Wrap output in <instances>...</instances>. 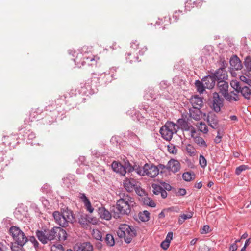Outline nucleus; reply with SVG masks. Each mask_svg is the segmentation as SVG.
<instances>
[{"label":"nucleus","mask_w":251,"mask_h":251,"mask_svg":"<svg viewBox=\"0 0 251 251\" xmlns=\"http://www.w3.org/2000/svg\"><path fill=\"white\" fill-rule=\"evenodd\" d=\"M134 199L128 194H121L120 198L117 200L116 206L110 213L104 207L98 208V213L100 218L110 220L112 216L115 219L121 218L122 216L128 215L131 212V206L134 204Z\"/></svg>","instance_id":"f257e3e1"},{"label":"nucleus","mask_w":251,"mask_h":251,"mask_svg":"<svg viewBox=\"0 0 251 251\" xmlns=\"http://www.w3.org/2000/svg\"><path fill=\"white\" fill-rule=\"evenodd\" d=\"M69 52L73 57H75L73 59L75 64L79 68L83 66L85 64H87L88 65L92 67H96L97 65V61L95 56L92 54L88 56L86 53L83 54L81 52H76L73 50H69Z\"/></svg>","instance_id":"f03ea898"},{"label":"nucleus","mask_w":251,"mask_h":251,"mask_svg":"<svg viewBox=\"0 0 251 251\" xmlns=\"http://www.w3.org/2000/svg\"><path fill=\"white\" fill-rule=\"evenodd\" d=\"M120 238H124L125 242L130 243L136 235V230L131 226L126 224L121 225L117 231Z\"/></svg>","instance_id":"7ed1b4c3"},{"label":"nucleus","mask_w":251,"mask_h":251,"mask_svg":"<svg viewBox=\"0 0 251 251\" xmlns=\"http://www.w3.org/2000/svg\"><path fill=\"white\" fill-rule=\"evenodd\" d=\"M176 126H177V125L173 122H167L160 129L159 132L161 137L164 140L170 141L172 139L173 134L177 133Z\"/></svg>","instance_id":"20e7f679"},{"label":"nucleus","mask_w":251,"mask_h":251,"mask_svg":"<svg viewBox=\"0 0 251 251\" xmlns=\"http://www.w3.org/2000/svg\"><path fill=\"white\" fill-rule=\"evenodd\" d=\"M224 98L220 96L218 92L212 93V96L209 99V106L215 112L219 113L224 106Z\"/></svg>","instance_id":"39448f33"},{"label":"nucleus","mask_w":251,"mask_h":251,"mask_svg":"<svg viewBox=\"0 0 251 251\" xmlns=\"http://www.w3.org/2000/svg\"><path fill=\"white\" fill-rule=\"evenodd\" d=\"M10 234L12 237L14 242L22 244L26 243L27 241V238L25 233L16 226H12L9 229Z\"/></svg>","instance_id":"423d86ee"},{"label":"nucleus","mask_w":251,"mask_h":251,"mask_svg":"<svg viewBox=\"0 0 251 251\" xmlns=\"http://www.w3.org/2000/svg\"><path fill=\"white\" fill-rule=\"evenodd\" d=\"M47 235V241L53 240L56 236V234H58V238L60 240H65L66 239V233L65 230L62 229L59 227H54L51 230H44Z\"/></svg>","instance_id":"0eeeda50"},{"label":"nucleus","mask_w":251,"mask_h":251,"mask_svg":"<svg viewBox=\"0 0 251 251\" xmlns=\"http://www.w3.org/2000/svg\"><path fill=\"white\" fill-rule=\"evenodd\" d=\"M144 169L145 171V175L150 177H155L159 174V169L153 164L146 163L144 166Z\"/></svg>","instance_id":"6e6552de"},{"label":"nucleus","mask_w":251,"mask_h":251,"mask_svg":"<svg viewBox=\"0 0 251 251\" xmlns=\"http://www.w3.org/2000/svg\"><path fill=\"white\" fill-rule=\"evenodd\" d=\"M15 218L18 220H23L25 218H33L29 216V214L28 213L27 210H25L24 207L22 206H19L16 208L14 212Z\"/></svg>","instance_id":"1a4fd4ad"},{"label":"nucleus","mask_w":251,"mask_h":251,"mask_svg":"<svg viewBox=\"0 0 251 251\" xmlns=\"http://www.w3.org/2000/svg\"><path fill=\"white\" fill-rule=\"evenodd\" d=\"M137 182L133 178H126L123 182L125 189L128 192H133L137 188Z\"/></svg>","instance_id":"9d476101"},{"label":"nucleus","mask_w":251,"mask_h":251,"mask_svg":"<svg viewBox=\"0 0 251 251\" xmlns=\"http://www.w3.org/2000/svg\"><path fill=\"white\" fill-rule=\"evenodd\" d=\"M217 88L219 91L218 93H220L225 99L226 97H227V93H228V83L225 80L219 81L217 83Z\"/></svg>","instance_id":"9b49d317"},{"label":"nucleus","mask_w":251,"mask_h":251,"mask_svg":"<svg viewBox=\"0 0 251 251\" xmlns=\"http://www.w3.org/2000/svg\"><path fill=\"white\" fill-rule=\"evenodd\" d=\"M212 75L218 82L219 81H225L228 77L227 72L223 68L218 69Z\"/></svg>","instance_id":"f8f14e48"},{"label":"nucleus","mask_w":251,"mask_h":251,"mask_svg":"<svg viewBox=\"0 0 251 251\" xmlns=\"http://www.w3.org/2000/svg\"><path fill=\"white\" fill-rule=\"evenodd\" d=\"M166 169L173 173L177 172L180 169V164L178 160L171 159L166 165Z\"/></svg>","instance_id":"ddd939ff"},{"label":"nucleus","mask_w":251,"mask_h":251,"mask_svg":"<svg viewBox=\"0 0 251 251\" xmlns=\"http://www.w3.org/2000/svg\"><path fill=\"white\" fill-rule=\"evenodd\" d=\"M189 101L193 107L195 108H201L202 106L203 105V99L198 95L192 96Z\"/></svg>","instance_id":"4468645a"},{"label":"nucleus","mask_w":251,"mask_h":251,"mask_svg":"<svg viewBox=\"0 0 251 251\" xmlns=\"http://www.w3.org/2000/svg\"><path fill=\"white\" fill-rule=\"evenodd\" d=\"M202 81L206 89H212L214 87L215 84V78L213 75H208L205 76Z\"/></svg>","instance_id":"2eb2a0df"},{"label":"nucleus","mask_w":251,"mask_h":251,"mask_svg":"<svg viewBox=\"0 0 251 251\" xmlns=\"http://www.w3.org/2000/svg\"><path fill=\"white\" fill-rule=\"evenodd\" d=\"M79 198L81 200L84 204V206L88 211L92 213L94 208L91 205L89 199L86 196L84 193H79Z\"/></svg>","instance_id":"dca6fc26"},{"label":"nucleus","mask_w":251,"mask_h":251,"mask_svg":"<svg viewBox=\"0 0 251 251\" xmlns=\"http://www.w3.org/2000/svg\"><path fill=\"white\" fill-rule=\"evenodd\" d=\"M43 113V110L40 108H32L29 114V119L31 121L38 120L40 118H42V113Z\"/></svg>","instance_id":"f3484780"},{"label":"nucleus","mask_w":251,"mask_h":251,"mask_svg":"<svg viewBox=\"0 0 251 251\" xmlns=\"http://www.w3.org/2000/svg\"><path fill=\"white\" fill-rule=\"evenodd\" d=\"M229 62L233 68L236 70H240L242 68L241 61L237 55H233L230 58Z\"/></svg>","instance_id":"a211bd4d"},{"label":"nucleus","mask_w":251,"mask_h":251,"mask_svg":"<svg viewBox=\"0 0 251 251\" xmlns=\"http://www.w3.org/2000/svg\"><path fill=\"white\" fill-rule=\"evenodd\" d=\"M201 108H194L189 109V114L190 117L196 121L200 120L202 116V112L201 110Z\"/></svg>","instance_id":"6ab92c4d"},{"label":"nucleus","mask_w":251,"mask_h":251,"mask_svg":"<svg viewBox=\"0 0 251 251\" xmlns=\"http://www.w3.org/2000/svg\"><path fill=\"white\" fill-rule=\"evenodd\" d=\"M207 122L209 126L213 129L218 127V120L217 116L214 114H210L208 116Z\"/></svg>","instance_id":"aec40b11"},{"label":"nucleus","mask_w":251,"mask_h":251,"mask_svg":"<svg viewBox=\"0 0 251 251\" xmlns=\"http://www.w3.org/2000/svg\"><path fill=\"white\" fill-rule=\"evenodd\" d=\"M62 214V218L63 220L75 219V217L73 213V211L69 209L68 207L64 206L61 209Z\"/></svg>","instance_id":"412c9836"},{"label":"nucleus","mask_w":251,"mask_h":251,"mask_svg":"<svg viewBox=\"0 0 251 251\" xmlns=\"http://www.w3.org/2000/svg\"><path fill=\"white\" fill-rule=\"evenodd\" d=\"M112 167L115 172L120 174L122 176H124L126 174L125 166L121 164L113 162L112 164Z\"/></svg>","instance_id":"4be33fe9"},{"label":"nucleus","mask_w":251,"mask_h":251,"mask_svg":"<svg viewBox=\"0 0 251 251\" xmlns=\"http://www.w3.org/2000/svg\"><path fill=\"white\" fill-rule=\"evenodd\" d=\"M3 143L5 144H8V146L11 147H14L15 146L16 141L17 140L15 136H7L3 137Z\"/></svg>","instance_id":"5701e85b"},{"label":"nucleus","mask_w":251,"mask_h":251,"mask_svg":"<svg viewBox=\"0 0 251 251\" xmlns=\"http://www.w3.org/2000/svg\"><path fill=\"white\" fill-rule=\"evenodd\" d=\"M236 91V92L234 91H231L227 93V97H226L225 100L228 102H232L233 101H237L239 100L238 95Z\"/></svg>","instance_id":"b1692460"},{"label":"nucleus","mask_w":251,"mask_h":251,"mask_svg":"<svg viewBox=\"0 0 251 251\" xmlns=\"http://www.w3.org/2000/svg\"><path fill=\"white\" fill-rule=\"evenodd\" d=\"M239 92L247 99H250L251 97V90L248 86H242L241 89L239 90Z\"/></svg>","instance_id":"393cba45"},{"label":"nucleus","mask_w":251,"mask_h":251,"mask_svg":"<svg viewBox=\"0 0 251 251\" xmlns=\"http://www.w3.org/2000/svg\"><path fill=\"white\" fill-rule=\"evenodd\" d=\"M77 251H93V247L89 242H85L77 247Z\"/></svg>","instance_id":"a878e982"},{"label":"nucleus","mask_w":251,"mask_h":251,"mask_svg":"<svg viewBox=\"0 0 251 251\" xmlns=\"http://www.w3.org/2000/svg\"><path fill=\"white\" fill-rule=\"evenodd\" d=\"M25 243L11 242L10 248L12 251H25L23 246Z\"/></svg>","instance_id":"bb28decb"},{"label":"nucleus","mask_w":251,"mask_h":251,"mask_svg":"<svg viewBox=\"0 0 251 251\" xmlns=\"http://www.w3.org/2000/svg\"><path fill=\"white\" fill-rule=\"evenodd\" d=\"M36 236H37L38 239L43 244H46L48 242L47 239V235L46 234V232L44 231H36Z\"/></svg>","instance_id":"cd10ccee"},{"label":"nucleus","mask_w":251,"mask_h":251,"mask_svg":"<svg viewBox=\"0 0 251 251\" xmlns=\"http://www.w3.org/2000/svg\"><path fill=\"white\" fill-rule=\"evenodd\" d=\"M195 84L197 88V90L200 94L202 93L206 89L202 80L200 81L199 80H197L195 81Z\"/></svg>","instance_id":"c85d7f7f"},{"label":"nucleus","mask_w":251,"mask_h":251,"mask_svg":"<svg viewBox=\"0 0 251 251\" xmlns=\"http://www.w3.org/2000/svg\"><path fill=\"white\" fill-rule=\"evenodd\" d=\"M195 177V175L193 172H186L182 175V178L186 181H190Z\"/></svg>","instance_id":"c756f323"},{"label":"nucleus","mask_w":251,"mask_h":251,"mask_svg":"<svg viewBox=\"0 0 251 251\" xmlns=\"http://www.w3.org/2000/svg\"><path fill=\"white\" fill-rule=\"evenodd\" d=\"M105 242L107 246L112 247L115 245V240L112 235L107 234L104 238Z\"/></svg>","instance_id":"7c9ffc66"},{"label":"nucleus","mask_w":251,"mask_h":251,"mask_svg":"<svg viewBox=\"0 0 251 251\" xmlns=\"http://www.w3.org/2000/svg\"><path fill=\"white\" fill-rule=\"evenodd\" d=\"M194 142L201 147H206L207 146L206 142L202 137L196 136L194 138Z\"/></svg>","instance_id":"2f4dec72"},{"label":"nucleus","mask_w":251,"mask_h":251,"mask_svg":"<svg viewBox=\"0 0 251 251\" xmlns=\"http://www.w3.org/2000/svg\"><path fill=\"white\" fill-rule=\"evenodd\" d=\"M134 171L137 173V174L140 176H145V171L144 169V167H141L139 165L134 164Z\"/></svg>","instance_id":"473e14b6"},{"label":"nucleus","mask_w":251,"mask_h":251,"mask_svg":"<svg viewBox=\"0 0 251 251\" xmlns=\"http://www.w3.org/2000/svg\"><path fill=\"white\" fill-rule=\"evenodd\" d=\"M143 202L145 204L150 206L151 207H154L156 206L154 201L148 197L143 198Z\"/></svg>","instance_id":"72a5a7b5"},{"label":"nucleus","mask_w":251,"mask_h":251,"mask_svg":"<svg viewBox=\"0 0 251 251\" xmlns=\"http://www.w3.org/2000/svg\"><path fill=\"white\" fill-rule=\"evenodd\" d=\"M231 87L237 92L239 93V90L242 87V84L240 82L237 81H232L230 83Z\"/></svg>","instance_id":"f704fd0d"},{"label":"nucleus","mask_w":251,"mask_h":251,"mask_svg":"<svg viewBox=\"0 0 251 251\" xmlns=\"http://www.w3.org/2000/svg\"><path fill=\"white\" fill-rule=\"evenodd\" d=\"M126 59L130 63L136 62L138 61V57L137 56H132L131 53H127L126 54Z\"/></svg>","instance_id":"c9c22d12"},{"label":"nucleus","mask_w":251,"mask_h":251,"mask_svg":"<svg viewBox=\"0 0 251 251\" xmlns=\"http://www.w3.org/2000/svg\"><path fill=\"white\" fill-rule=\"evenodd\" d=\"M152 187L153 188V193L154 194L158 195L160 194L162 190H163V188L159 185L153 184L152 185Z\"/></svg>","instance_id":"e433bc0d"},{"label":"nucleus","mask_w":251,"mask_h":251,"mask_svg":"<svg viewBox=\"0 0 251 251\" xmlns=\"http://www.w3.org/2000/svg\"><path fill=\"white\" fill-rule=\"evenodd\" d=\"M244 65L248 72L251 71V57L248 56L244 61Z\"/></svg>","instance_id":"4c0bfd02"},{"label":"nucleus","mask_w":251,"mask_h":251,"mask_svg":"<svg viewBox=\"0 0 251 251\" xmlns=\"http://www.w3.org/2000/svg\"><path fill=\"white\" fill-rule=\"evenodd\" d=\"M186 151L187 153L190 155V156H194L196 155V149L194 148V147L188 144L186 147Z\"/></svg>","instance_id":"58836bf2"},{"label":"nucleus","mask_w":251,"mask_h":251,"mask_svg":"<svg viewBox=\"0 0 251 251\" xmlns=\"http://www.w3.org/2000/svg\"><path fill=\"white\" fill-rule=\"evenodd\" d=\"M124 166L126 173L134 171V165H132L128 161L125 162Z\"/></svg>","instance_id":"ea45409f"},{"label":"nucleus","mask_w":251,"mask_h":251,"mask_svg":"<svg viewBox=\"0 0 251 251\" xmlns=\"http://www.w3.org/2000/svg\"><path fill=\"white\" fill-rule=\"evenodd\" d=\"M93 237L98 240H101L102 234L101 232L98 229H93L92 232Z\"/></svg>","instance_id":"a19ab883"},{"label":"nucleus","mask_w":251,"mask_h":251,"mask_svg":"<svg viewBox=\"0 0 251 251\" xmlns=\"http://www.w3.org/2000/svg\"><path fill=\"white\" fill-rule=\"evenodd\" d=\"M198 127L200 131L203 133H207L208 131L206 125L203 122H201Z\"/></svg>","instance_id":"79ce46f5"},{"label":"nucleus","mask_w":251,"mask_h":251,"mask_svg":"<svg viewBox=\"0 0 251 251\" xmlns=\"http://www.w3.org/2000/svg\"><path fill=\"white\" fill-rule=\"evenodd\" d=\"M150 213L147 210L144 211L143 212H140L138 214L139 218L140 220H144L146 218L147 220L150 219Z\"/></svg>","instance_id":"37998d69"},{"label":"nucleus","mask_w":251,"mask_h":251,"mask_svg":"<svg viewBox=\"0 0 251 251\" xmlns=\"http://www.w3.org/2000/svg\"><path fill=\"white\" fill-rule=\"evenodd\" d=\"M194 213L192 211H187L186 213L182 214L180 215V218L183 220H187L192 217Z\"/></svg>","instance_id":"c03bdc74"},{"label":"nucleus","mask_w":251,"mask_h":251,"mask_svg":"<svg viewBox=\"0 0 251 251\" xmlns=\"http://www.w3.org/2000/svg\"><path fill=\"white\" fill-rule=\"evenodd\" d=\"M172 210L171 208L164 209L159 215L158 218L159 219H162L165 218L166 216H167L168 213L170 212H172Z\"/></svg>","instance_id":"a18cd8bd"},{"label":"nucleus","mask_w":251,"mask_h":251,"mask_svg":"<svg viewBox=\"0 0 251 251\" xmlns=\"http://www.w3.org/2000/svg\"><path fill=\"white\" fill-rule=\"evenodd\" d=\"M199 164L201 167L204 168L207 166V161L205 157L201 154L199 157Z\"/></svg>","instance_id":"49530a36"},{"label":"nucleus","mask_w":251,"mask_h":251,"mask_svg":"<svg viewBox=\"0 0 251 251\" xmlns=\"http://www.w3.org/2000/svg\"><path fill=\"white\" fill-rule=\"evenodd\" d=\"M248 168H249V167L247 165H240L236 168V171H235V173L236 175H239L242 173V172L248 169Z\"/></svg>","instance_id":"de8ad7c7"},{"label":"nucleus","mask_w":251,"mask_h":251,"mask_svg":"<svg viewBox=\"0 0 251 251\" xmlns=\"http://www.w3.org/2000/svg\"><path fill=\"white\" fill-rule=\"evenodd\" d=\"M51 251H64L63 246L60 244L53 245L51 247Z\"/></svg>","instance_id":"09e8293b"},{"label":"nucleus","mask_w":251,"mask_h":251,"mask_svg":"<svg viewBox=\"0 0 251 251\" xmlns=\"http://www.w3.org/2000/svg\"><path fill=\"white\" fill-rule=\"evenodd\" d=\"M140 44L139 42L137 40H135L133 41L131 44V48L133 50H137V49H139L140 48Z\"/></svg>","instance_id":"8fccbe9b"},{"label":"nucleus","mask_w":251,"mask_h":251,"mask_svg":"<svg viewBox=\"0 0 251 251\" xmlns=\"http://www.w3.org/2000/svg\"><path fill=\"white\" fill-rule=\"evenodd\" d=\"M168 151L170 153L172 154H176L177 152V149L172 145L168 146Z\"/></svg>","instance_id":"3c124183"},{"label":"nucleus","mask_w":251,"mask_h":251,"mask_svg":"<svg viewBox=\"0 0 251 251\" xmlns=\"http://www.w3.org/2000/svg\"><path fill=\"white\" fill-rule=\"evenodd\" d=\"M52 216L54 220H61V218H62V212L54 211L52 214Z\"/></svg>","instance_id":"603ef678"},{"label":"nucleus","mask_w":251,"mask_h":251,"mask_svg":"<svg viewBox=\"0 0 251 251\" xmlns=\"http://www.w3.org/2000/svg\"><path fill=\"white\" fill-rule=\"evenodd\" d=\"M185 9L188 11H190L191 8L194 7L193 2H192L191 0H187L185 2Z\"/></svg>","instance_id":"864d4df0"},{"label":"nucleus","mask_w":251,"mask_h":251,"mask_svg":"<svg viewBox=\"0 0 251 251\" xmlns=\"http://www.w3.org/2000/svg\"><path fill=\"white\" fill-rule=\"evenodd\" d=\"M210 227L208 225H204L203 227L201 229V233L204 234L208 233L210 232Z\"/></svg>","instance_id":"5fc2aeb1"},{"label":"nucleus","mask_w":251,"mask_h":251,"mask_svg":"<svg viewBox=\"0 0 251 251\" xmlns=\"http://www.w3.org/2000/svg\"><path fill=\"white\" fill-rule=\"evenodd\" d=\"M188 123L185 120L183 119H179L177 120V124L181 127H183Z\"/></svg>","instance_id":"6e6d98bb"},{"label":"nucleus","mask_w":251,"mask_h":251,"mask_svg":"<svg viewBox=\"0 0 251 251\" xmlns=\"http://www.w3.org/2000/svg\"><path fill=\"white\" fill-rule=\"evenodd\" d=\"M209 247L205 244L201 245L199 248V251H209Z\"/></svg>","instance_id":"4d7b16f0"},{"label":"nucleus","mask_w":251,"mask_h":251,"mask_svg":"<svg viewBox=\"0 0 251 251\" xmlns=\"http://www.w3.org/2000/svg\"><path fill=\"white\" fill-rule=\"evenodd\" d=\"M147 48L145 46H140V48H139V54L141 55L144 54V53L147 51Z\"/></svg>","instance_id":"13d9d810"},{"label":"nucleus","mask_w":251,"mask_h":251,"mask_svg":"<svg viewBox=\"0 0 251 251\" xmlns=\"http://www.w3.org/2000/svg\"><path fill=\"white\" fill-rule=\"evenodd\" d=\"M169 245H170V243H169L168 242L166 241L165 240H164L163 242H162V243H161L160 246H161V247L163 249L167 250L168 249V248L169 247Z\"/></svg>","instance_id":"bf43d9fd"},{"label":"nucleus","mask_w":251,"mask_h":251,"mask_svg":"<svg viewBox=\"0 0 251 251\" xmlns=\"http://www.w3.org/2000/svg\"><path fill=\"white\" fill-rule=\"evenodd\" d=\"M203 1L201 0H197L193 2V5L197 7H201L202 5Z\"/></svg>","instance_id":"052dcab7"},{"label":"nucleus","mask_w":251,"mask_h":251,"mask_svg":"<svg viewBox=\"0 0 251 251\" xmlns=\"http://www.w3.org/2000/svg\"><path fill=\"white\" fill-rule=\"evenodd\" d=\"M134 190H135L136 193L139 196H142L144 193V191L138 185L137 186V188H135Z\"/></svg>","instance_id":"680f3d73"},{"label":"nucleus","mask_w":251,"mask_h":251,"mask_svg":"<svg viewBox=\"0 0 251 251\" xmlns=\"http://www.w3.org/2000/svg\"><path fill=\"white\" fill-rule=\"evenodd\" d=\"M173 238V232H169L166 237L165 241L168 242L170 243L171 241L172 240Z\"/></svg>","instance_id":"e2e57ef3"},{"label":"nucleus","mask_w":251,"mask_h":251,"mask_svg":"<svg viewBox=\"0 0 251 251\" xmlns=\"http://www.w3.org/2000/svg\"><path fill=\"white\" fill-rule=\"evenodd\" d=\"M30 241L33 243L35 248H37L38 247L39 243L34 237H31Z\"/></svg>","instance_id":"0e129e2a"},{"label":"nucleus","mask_w":251,"mask_h":251,"mask_svg":"<svg viewBox=\"0 0 251 251\" xmlns=\"http://www.w3.org/2000/svg\"><path fill=\"white\" fill-rule=\"evenodd\" d=\"M182 11L180 10L175 12V14L173 16V18L175 19L176 21H177L179 19L178 17L179 16V14H182Z\"/></svg>","instance_id":"69168bd1"},{"label":"nucleus","mask_w":251,"mask_h":251,"mask_svg":"<svg viewBox=\"0 0 251 251\" xmlns=\"http://www.w3.org/2000/svg\"><path fill=\"white\" fill-rule=\"evenodd\" d=\"M186 191L184 188H180L177 192V195L180 196H184L186 194Z\"/></svg>","instance_id":"338daca9"},{"label":"nucleus","mask_w":251,"mask_h":251,"mask_svg":"<svg viewBox=\"0 0 251 251\" xmlns=\"http://www.w3.org/2000/svg\"><path fill=\"white\" fill-rule=\"evenodd\" d=\"M34 212L35 213H37V218H43L44 219H45V217H44L43 216V214L41 213V212H39V209L37 208H36L35 211H34Z\"/></svg>","instance_id":"774afa93"}]
</instances>
